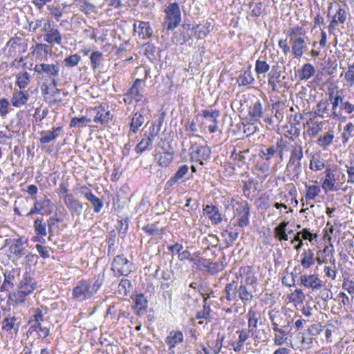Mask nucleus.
Wrapping results in <instances>:
<instances>
[{
	"instance_id": "f257e3e1",
	"label": "nucleus",
	"mask_w": 354,
	"mask_h": 354,
	"mask_svg": "<svg viewBox=\"0 0 354 354\" xmlns=\"http://www.w3.org/2000/svg\"><path fill=\"white\" fill-rule=\"evenodd\" d=\"M303 147L301 145H291L290 156L286 164L284 174L292 181L299 180L302 173V160H304Z\"/></svg>"
},
{
	"instance_id": "f03ea898",
	"label": "nucleus",
	"mask_w": 354,
	"mask_h": 354,
	"mask_svg": "<svg viewBox=\"0 0 354 354\" xmlns=\"http://www.w3.org/2000/svg\"><path fill=\"white\" fill-rule=\"evenodd\" d=\"M100 285L97 281L81 280L73 290L74 298L84 301L91 298L100 289Z\"/></svg>"
},
{
	"instance_id": "7ed1b4c3",
	"label": "nucleus",
	"mask_w": 354,
	"mask_h": 354,
	"mask_svg": "<svg viewBox=\"0 0 354 354\" xmlns=\"http://www.w3.org/2000/svg\"><path fill=\"white\" fill-rule=\"evenodd\" d=\"M35 283L30 277H25L20 281L17 290L9 295V299L16 304H21L35 288Z\"/></svg>"
},
{
	"instance_id": "20e7f679",
	"label": "nucleus",
	"mask_w": 354,
	"mask_h": 354,
	"mask_svg": "<svg viewBox=\"0 0 354 354\" xmlns=\"http://www.w3.org/2000/svg\"><path fill=\"white\" fill-rule=\"evenodd\" d=\"M165 19L163 23L164 28L167 30H172L176 28L181 21V14L179 6L177 3H169L166 8Z\"/></svg>"
},
{
	"instance_id": "39448f33",
	"label": "nucleus",
	"mask_w": 354,
	"mask_h": 354,
	"mask_svg": "<svg viewBox=\"0 0 354 354\" xmlns=\"http://www.w3.org/2000/svg\"><path fill=\"white\" fill-rule=\"evenodd\" d=\"M31 318L29 320L30 327L27 333L33 338H42L44 328L41 322L44 321L42 310L39 308H32L31 310Z\"/></svg>"
},
{
	"instance_id": "423d86ee",
	"label": "nucleus",
	"mask_w": 354,
	"mask_h": 354,
	"mask_svg": "<svg viewBox=\"0 0 354 354\" xmlns=\"http://www.w3.org/2000/svg\"><path fill=\"white\" fill-rule=\"evenodd\" d=\"M324 174V180L322 187L326 192L328 191H337L341 188L344 183V180L342 179V181L340 180L339 172L328 167L326 169Z\"/></svg>"
},
{
	"instance_id": "0eeeda50",
	"label": "nucleus",
	"mask_w": 354,
	"mask_h": 354,
	"mask_svg": "<svg viewBox=\"0 0 354 354\" xmlns=\"http://www.w3.org/2000/svg\"><path fill=\"white\" fill-rule=\"evenodd\" d=\"M133 268V263H131L124 254L117 255L114 257L111 263V270L115 277L128 276Z\"/></svg>"
},
{
	"instance_id": "6e6552de",
	"label": "nucleus",
	"mask_w": 354,
	"mask_h": 354,
	"mask_svg": "<svg viewBox=\"0 0 354 354\" xmlns=\"http://www.w3.org/2000/svg\"><path fill=\"white\" fill-rule=\"evenodd\" d=\"M237 207L235 209L236 214L237 224L240 227H247L250 224V208L246 201L236 203Z\"/></svg>"
},
{
	"instance_id": "1a4fd4ad",
	"label": "nucleus",
	"mask_w": 354,
	"mask_h": 354,
	"mask_svg": "<svg viewBox=\"0 0 354 354\" xmlns=\"http://www.w3.org/2000/svg\"><path fill=\"white\" fill-rule=\"evenodd\" d=\"M174 158V149L170 143H167L166 147H163V151L159 152L156 156L158 164L162 167H167L170 165Z\"/></svg>"
},
{
	"instance_id": "9d476101",
	"label": "nucleus",
	"mask_w": 354,
	"mask_h": 354,
	"mask_svg": "<svg viewBox=\"0 0 354 354\" xmlns=\"http://www.w3.org/2000/svg\"><path fill=\"white\" fill-rule=\"evenodd\" d=\"M8 54L12 57L22 56L21 54L26 50V45L22 44L20 38L10 39L7 43Z\"/></svg>"
},
{
	"instance_id": "9b49d317",
	"label": "nucleus",
	"mask_w": 354,
	"mask_h": 354,
	"mask_svg": "<svg viewBox=\"0 0 354 354\" xmlns=\"http://www.w3.org/2000/svg\"><path fill=\"white\" fill-rule=\"evenodd\" d=\"M202 115L210 122L208 126L209 131L211 133H215L218 130V118L220 116V111L216 109H204L202 111Z\"/></svg>"
},
{
	"instance_id": "f8f14e48",
	"label": "nucleus",
	"mask_w": 354,
	"mask_h": 354,
	"mask_svg": "<svg viewBox=\"0 0 354 354\" xmlns=\"http://www.w3.org/2000/svg\"><path fill=\"white\" fill-rule=\"evenodd\" d=\"M281 146L277 143V145H272L270 146L262 145L259 149V156L263 160L270 161L277 153L280 154L282 158V151L280 150Z\"/></svg>"
},
{
	"instance_id": "ddd939ff",
	"label": "nucleus",
	"mask_w": 354,
	"mask_h": 354,
	"mask_svg": "<svg viewBox=\"0 0 354 354\" xmlns=\"http://www.w3.org/2000/svg\"><path fill=\"white\" fill-rule=\"evenodd\" d=\"M63 200L72 214L77 216L81 214L83 205L77 199H75L72 194L64 195Z\"/></svg>"
},
{
	"instance_id": "4468645a",
	"label": "nucleus",
	"mask_w": 354,
	"mask_h": 354,
	"mask_svg": "<svg viewBox=\"0 0 354 354\" xmlns=\"http://www.w3.org/2000/svg\"><path fill=\"white\" fill-rule=\"evenodd\" d=\"M301 284L313 290H318L322 287V280L315 274H303L300 277Z\"/></svg>"
},
{
	"instance_id": "2eb2a0df",
	"label": "nucleus",
	"mask_w": 354,
	"mask_h": 354,
	"mask_svg": "<svg viewBox=\"0 0 354 354\" xmlns=\"http://www.w3.org/2000/svg\"><path fill=\"white\" fill-rule=\"evenodd\" d=\"M19 272L17 270H12L10 271L6 270L4 273V281L1 286V290L8 291L10 288H12L14 283L19 281Z\"/></svg>"
},
{
	"instance_id": "dca6fc26",
	"label": "nucleus",
	"mask_w": 354,
	"mask_h": 354,
	"mask_svg": "<svg viewBox=\"0 0 354 354\" xmlns=\"http://www.w3.org/2000/svg\"><path fill=\"white\" fill-rule=\"evenodd\" d=\"M145 121V114L143 111H135L130 122V131L128 133V136L130 137L131 133H137L140 127L144 124Z\"/></svg>"
},
{
	"instance_id": "f3484780",
	"label": "nucleus",
	"mask_w": 354,
	"mask_h": 354,
	"mask_svg": "<svg viewBox=\"0 0 354 354\" xmlns=\"http://www.w3.org/2000/svg\"><path fill=\"white\" fill-rule=\"evenodd\" d=\"M133 29L135 32L139 34V36L142 39L150 38L153 35V30L151 28L149 22L138 21L133 24Z\"/></svg>"
},
{
	"instance_id": "a211bd4d",
	"label": "nucleus",
	"mask_w": 354,
	"mask_h": 354,
	"mask_svg": "<svg viewBox=\"0 0 354 354\" xmlns=\"http://www.w3.org/2000/svg\"><path fill=\"white\" fill-rule=\"evenodd\" d=\"M189 167L187 165H181L178 167V170L175 172L173 176H171L167 182L168 187H172L174 185L183 182V178L188 174Z\"/></svg>"
},
{
	"instance_id": "6ab92c4d",
	"label": "nucleus",
	"mask_w": 354,
	"mask_h": 354,
	"mask_svg": "<svg viewBox=\"0 0 354 354\" xmlns=\"http://www.w3.org/2000/svg\"><path fill=\"white\" fill-rule=\"evenodd\" d=\"M203 211L207 215L213 225H218L221 223L223 218L218 208L213 205H207Z\"/></svg>"
},
{
	"instance_id": "aec40b11",
	"label": "nucleus",
	"mask_w": 354,
	"mask_h": 354,
	"mask_svg": "<svg viewBox=\"0 0 354 354\" xmlns=\"http://www.w3.org/2000/svg\"><path fill=\"white\" fill-rule=\"evenodd\" d=\"M190 28V25H183L180 29V32H175L172 37L173 42L177 44H184L187 41L191 39V36L189 33V30Z\"/></svg>"
},
{
	"instance_id": "412c9836",
	"label": "nucleus",
	"mask_w": 354,
	"mask_h": 354,
	"mask_svg": "<svg viewBox=\"0 0 354 354\" xmlns=\"http://www.w3.org/2000/svg\"><path fill=\"white\" fill-rule=\"evenodd\" d=\"M236 301L239 299L245 303L252 299V292L247 288L243 280H241L240 285H239L238 281H236Z\"/></svg>"
},
{
	"instance_id": "4be33fe9",
	"label": "nucleus",
	"mask_w": 354,
	"mask_h": 354,
	"mask_svg": "<svg viewBox=\"0 0 354 354\" xmlns=\"http://www.w3.org/2000/svg\"><path fill=\"white\" fill-rule=\"evenodd\" d=\"M153 139L147 136V134L142 135L141 140L136 145L135 151L138 154H142L145 151H150L152 149Z\"/></svg>"
},
{
	"instance_id": "5701e85b",
	"label": "nucleus",
	"mask_w": 354,
	"mask_h": 354,
	"mask_svg": "<svg viewBox=\"0 0 354 354\" xmlns=\"http://www.w3.org/2000/svg\"><path fill=\"white\" fill-rule=\"evenodd\" d=\"M184 335L180 330H172L169 333V335L165 339V342L171 350L174 348L177 344L183 342Z\"/></svg>"
},
{
	"instance_id": "b1692460",
	"label": "nucleus",
	"mask_w": 354,
	"mask_h": 354,
	"mask_svg": "<svg viewBox=\"0 0 354 354\" xmlns=\"http://www.w3.org/2000/svg\"><path fill=\"white\" fill-rule=\"evenodd\" d=\"M134 301L133 309L136 310V314L143 315L146 313L147 308V299L142 294L136 295L134 298H132Z\"/></svg>"
},
{
	"instance_id": "393cba45",
	"label": "nucleus",
	"mask_w": 354,
	"mask_h": 354,
	"mask_svg": "<svg viewBox=\"0 0 354 354\" xmlns=\"http://www.w3.org/2000/svg\"><path fill=\"white\" fill-rule=\"evenodd\" d=\"M240 275L244 276L243 283L251 286L253 288H255L257 285V278L255 277L254 273L252 272L251 268H241Z\"/></svg>"
},
{
	"instance_id": "a878e982",
	"label": "nucleus",
	"mask_w": 354,
	"mask_h": 354,
	"mask_svg": "<svg viewBox=\"0 0 354 354\" xmlns=\"http://www.w3.org/2000/svg\"><path fill=\"white\" fill-rule=\"evenodd\" d=\"M50 201L48 199H46V207H49V210H48L49 212V214H50L53 211H57V207L53 205L50 206ZM62 220L63 216L61 214L59 215H57V212H55V216H50L48 220L49 232L51 233L53 228L55 225V224L57 223L62 221Z\"/></svg>"
},
{
	"instance_id": "bb28decb",
	"label": "nucleus",
	"mask_w": 354,
	"mask_h": 354,
	"mask_svg": "<svg viewBox=\"0 0 354 354\" xmlns=\"http://www.w3.org/2000/svg\"><path fill=\"white\" fill-rule=\"evenodd\" d=\"M263 115V109L261 102L257 100L249 108V116L251 120L257 122Z\"/></svg>"
},
{
	"instance_id": "cd10ccee",
	"label": "nucleus",
	"mask_w": 354,
	"mask_h": 354,
	"mask_svg": "<svg viewBox=\"0 0 354 354\" xmlns=\"http://www.w3.org/2000/svg\"><path fill=\"white\" fill-rule=\"evenodd\" d=\"M236 333H239V339L236 342H232L231 345L234 352L239 353L242 350L244 342L248 339L250 333L244 329L238 330Z\"/></svg>"
},
{
	"instance_id": "c85d7f7f",
	"label": "nucleus",
	"mask_w": 354,
	"mask_h": 354,
	"mask_svg": "<svg viewBox=\"0 0 354 354\" xmlns=\"http://www.w3.org/2000/svg\"><path fill=\"white\" fill-rule=\"evenodd\" d=\"M247 317L248 320V332L251 333L253 335L257 331V313L252 308H251L248 312Z\"/></svg>"
},
{
	"instance_id": "c756f323",
	"label": "nucleus",
	"mask_w": 354,
	"mask_h": 354,
	"mask_svg": "<svg viewBox=\"0 0 354 354\" xmlns=\"http://www.w3.org/2000/svg\"><path fill=\"white\" fill-rule=\"evenodd\" d=\"M236 281H232V282L228 283L225 285L223 292L225 295V298L228 302H230L232 301H236Z\"/></svg>"
},
{
	"instance_id": "7c9ffc66",
	"label": "nucleus",
	"mask_w": 354,
	"mask_h": 354,
	"mask_svg": "<svg viewBox=\"0 0 354 354\" xmlns=\"http://www.w3.org/2000/svg\"><path fill=\"white\" fill-rule=\"evenodd\" d=\"M303 258L301 260V265L304 268H309L315 264V259L312 250H305L302 253Z\"/></svg>"
},
{
	"instance_id": "2f4dec72",
	"label": "nucleus",
	"mask_w": 354,
	"mask_h": 354,
	"mask_svg": "<svg viewBox=\"0 0 354 354\" xmlns=\"http://www.w3.org/2000/svg\"><path fill=\"white\" fill-rule=\"evenodd\" d=\"M306 45L304 37H299L292 41V52L295 57H301L304 52L303 48Z\"/></svg>"
},
{
	"instance_id": "473e14b6",
	"label": "nucleus",
	"mask_w": 354,
	"mask_h": 354,
	"mask_svg": "<svg viewBox=\"0 0 354 354\" xmlns=\"http://www.w3.org/2000/svg\"><path fill=\"white\" fill-rule=\"evenodd\" d=\"M328 10H336L335 15L333 17V19H336L337 23L344 24L346 19V12L344 8H342L339 4H335L334 6H330L328 8Z\"/></svg>"
},
{
	"instance_id": "72a5a7b5",
	"label": "nucleus",
	"mask_w": 354,
	"mask_h": 354,
	"mask_svg": "<svg viewBox=\"0 0 354 354\" xmlns=\"http://www.w3.org/2000/svg\"><path fill=\"white\" fill-rule=\"evenodd\" d=\"M334 139V132L333 130H329L324 135H321L317 140V144L322 147L323 149H326L328 145L332 143L333 140Z\"/></svg>"
},
{
	"instance_id": "f704fd0d",
	"label": "nucleus",
	"mask_w": 354,
	"mask_h": 354,
	"mask_svg": "<svg viewBox=\"0 0 354 354\" xmlns=\"http://www.w3.org/2000/svg\"><path fill=\"white\" fill-rule=\"evenodd\" d=\"M85 198L91 203L95 213H99L103 207V201L93 193L85 194Z\"/></svg>"
},
{
	"instance_id": "c9c22d12",
	"label": "nucleus",
	"mask_w": 354,
	"mask_h": 354,
	"mask_svg": "<svg viewBox=\"0 0 354 354\" xmlns=\"http://www.w3.org/2000/svg\"><path fill=\"white\" fill-rule=\"evenodd\" d=\"M280 77V72L277 71V67L273 66L271 71L268 73V84L271 86L272 90L274 92L279 91L276 83Z\"/></svg>"
},
{
	"instance_id": "e433bc0d",
	"label": "nucleus",
	"mask_w": 354,
	"mask_h": 354,
	"mask_svg": "<svg viewBox=\"0 0 354 354\" xmlns=\"http://www.w3.org/2000/svg\"><path fill=\"white\" fill-rule=\"evenodd\" d=\"M164 113L162 114L160 117H159L158 120V124L156 125L155 123H153L152 125L149 127V131H146L144 134H147V136H149V137L151 138L152 139H155L156 136H158L160 131L161 126L163 123L164 120Z\"/></svg>"
},
{
	"instance_id": "4c0bfd02",
	"label": "nucleus",
	"mask_w": 354,
	"mask_h": 354,
	"mask_svg": "<svg viewBox=\"0 0 354 354\" xmlns=\"http://www.w3.org/2000/svg\"><path fill=\"white\" fill-rule=\"evenodd\" d=\"M224 335H220V334H218L216 340L208 341L207 344L209 348L212 350V354H218L220 353L223 346V342L224 340Z\"/></svg>"
},
{
	"instance_id": "58836bf2",
	"label": "nucleus",
	"mask_w": 354,
	"mask_h": 354,
	"mask_svg": "<svg viewBox=\"0 0 354 354\" xmlns=\"http://www.w3.org/2000/svg\"><path fill=\"white\" fill-rule=\"evenodd\" d=\"M315 70L310 64H305L299 72V78L301 80H306L315 75Z\"/></svg>"
},
{
	"instance_id": "ea45409f",
	"label": "nucleus",
	"mask_w": 354,
	"mask_h": 354,
	"mask_svg": "<svg viewBox=\"0 0 354 354\" xmlns=\"http://www.w3.org/2000/svg\"><path fill=\"white\" fill-rule=\"evenodd\" d=\"M329 99L332 101V114L331 116L333 118H338L341 113L337 111V108L340 102L342 104L343 103V97L339 95H336L333 97V94H330L329 96Z\"/></svg>"
},
{
	"instance_id": "a19ab883",
	"label": "nucleus",
	"mask_w": 354,
	"mask_h": 354,
	"mask_svg": "<svg viewBox=\"0 0 354 354\" xmlns=\"http://www.w3.org/2000/svg\"><path fill=\"white\" fill-rule=\"evenodd\" d=\"M194 152L198 160H207L211 155V149L206 145L197 147Z\"/></svg>"
},
{
	"instance_id": "79ce46f5",
	"label": "nucleus",
	"mask_w": 354,
	"mask_h": 354,
	"mask_svg": "<svg viewBox=\"0 0 354 354\" xmlns=\"http://www.w3.org/2000/svg\"><path fill=\"white\" fill-rule=\"evenodd\" d=\"M28 100V96L23 91L16 92L12 98V103L14 106L19 107L24 104Z\"/></svg>"
},
{
	"instance_id": "37998d69",
	"label": "nucleus",
	"mask_w": 354,
	"mask_h": 354,
	"mask_svg": "<svg viewBox=\"0 0 354 354\" xmlns=\"http://www.w3.org/2000/svg\"><path fill=\"white\" fill-rule=\"evenodd\" d=\"M62 37L59 32L57 29H50L47 33H46V41L48 43H57L60 44Z\"/></svg>"
},
{
	"instance_id": "c03bdc74",
	"label": "nucleus",
	"mask_w": 354,
	"mask_h": 354,
	"mask_svg": "<svg viewBox=\"0 0 354 354\" xmlns=\"http://www.w3.org/2000/svg\"><path fill=\"white\" fill-rule=\"evenodd\" d=\"M306 187V193L305 197L307 200H313L316 196H317L320 192V187L317 185H307Z\"/></svg>"
},
{
	"instance_id": "a18cd8bd",
	"label": "nucleus",
	"mask_w": 354,
	"mask_h": 354,
	"mask_svg": "<svg viewBox=\"0 0 354 354\" xmlns=\"http://www.w3.org/2000/svg\"><path fill=\"white\" fill-rule=\"evenodd\" d=\"M30 82V75L27 72L20 73L17 76V84L20 88H25Z\"/></svg>"
},
{
	"instance_id": "49530a36",
	"label": "nucleus",
	"mask_w": 354,
	"mask_h": 354,
	"mask_svg": "<svg viewBox=\"0 0 354 354\" xmlns=\"http://www.w3.org/2000/svg\"><path fill=\"white\" fill-rule=\"evenodd\" d=\"M344 80L348 86L354 85V62L348 65V70L344 74Z\"/></svg>"
},
{
	"instance_id": "de8ad7c7",
	"label": "nucleus",
	"mask_w": 354,
	"mask_h": 354,
	"mask_svg": "<svg viewBox=\"0 0 354 354\" xmlns=\"http://www.w3.org/2000/svg\"><path fill=\"white\" fill-rule=\"evenodd\" d=\"M103 55L100 51H93L90 57L91 66L93 69L99 67L102 61Z\"/></svg>"
},
{
	"instance_id": "09e8293b",
	"label": "nucleus",
	"mask_w": 354,
	"mask_h": 354,
	"mask_svg": "<svg viewBox=\"0 0 354 354\" xmlns=\"http://www.w3.org/2000/svg\"><path fill=\"white\" fill-rule=\"evenodd\" d=\"M254 79L249 71H244L237 79V82L240 86H246L251 84Z\"/></svg>"
},
{
	"instance_id": "8fccbe9b",
	"label": "nucleus",
	"mask_w": 354,
	"mask_h": 354,
	"mask_svg": "<svg viewBox=\"0 0 354 354\" xmlns=\"http://www.w3.org/2000/svg\"><path fill=\"white\" fill-rule=\"evenodd\" d=\"M209 268L207 269V272L210 274H216L218 272L222 271L224 269V264L223 262L216 261L212 262L209 261Z\"/></svg>"
},
{
	"instance_id": "3c124183",
	"label": "nucleus",
	"mask_w": 354,
	"mask_h": 354,
	"mask_svg": "<svg viewBox=\"0 0 354 354\" xmlns=\"http://www.w3.org/2000/svg\"><path fill=\"white\" fill-rule=\"evenodd\" d=\"M16 318L12 317L11 318H5L3 321V328L7 331L11 330V329L17 330L18 324L16 323Z\"/></svg>"
},
{
	"instance_id": "603ef678",
	"label": "nucleus",
	"mask_w": 354,
	"mask_h": 354,
	"mask_svg": "<svg viewBox=\"0 0 354 354\" xmlns=\"http://www.w3.org/2000/svg\"><path fill=\"white\" fill-rule=\"evenodd\" d=\"M270 69V65L263 60L257 59L255 64V71L257 74H264Z\"/></svg>"
},
{
	"instance_id": "864d4df0",
	"label": "nucleus",
	"mask_w": 354,
	"mask_h": 354,
	"mask_svg": "<svg viewBox=\"0 0 354 354\" xmlns=\"http://www.w3.org/2000/svg\"><path fill=\"white\" fill-rule=\"evenodd\" d=\"M81 59V57L77 54H74L66 57L64 60L65 66L74 67L77 66Z\"/></svg>"
},
{
	"instance_id": "5fc2aeb1",
	"label": "nucleus",
	"mask_w": 354,
	"mask_h": 354,
	"mask_svg": "<svg viewBox=\"0 0 354 354\" xmlns=\"http://www.w3.org/2000/svg\"><path fill=\"white\" fill-rule=\"evenodd\" d=\"M211 308L209 305L204 304L202 310L198 311L196 315V318L198 319H209L211 318Z\"/></svg>"
},
{
	"instance_id": "6e6d98bb",
	"label": "nucleus",
	"mask_w": 354,
	"mask_h": 354,
	"mask_svg": "<svg viewBox=\"0 0 354 354\" xmlns=\"http://www.w3.org/2000/svg\"><path fill=\"white\" fill-rule=\"evenodd\" d=\"M133 290V286L130 280L127 279H123L119 283V290L123 291L124 295H127L128 292H130Z\"/></svg>"
},
{
	"instance_id": "4d7b16f0",
	"label": "nucleus",
	"mask_w": 354,
	"mask_h": 354,
	"mask_svg": "<svg viewBox=\"0 0 354 354\" xmlns=\"http://www.w3.org/2000/svg\"><path fill=\"white\" fill-rule=\"evenodd\" d=\"M354 131V125L351 122H348L344 129V132L342 133L343 142L345 143L348 141L350 137H353L354 135L353 132Z\"/></svg>"
},
{
	"instance_id": "13d9d810",
	"label": "nucleus",
	"mask_w": 354,
	"mask_h": 354,
	"mask_svg": "<svg viewBox=\"0 0 354 354\" xmlns=\"http://www.w3.org/2000/svg\"><path fill=\"white\" fill-rule=\"evenodd\" d=\"M329 104L327 101L322 100L317 104V111L315 113L319 115L321 118H324L323 115L320 114V113H326L328 111V107Z\"/></svg>"
},
{
	"instance_id": "bf43d9fd",
	"label": "nucleus",
	"mask_w": 354,
	"mask_h": 354,
	"mask_svg": "<svg viewBox=\"0 0 354 354\" xmlns=\"http://www.w3.org/2000/svg\"><path fill=\"white\" fill-rule=\"evenodd\" d=\"M91 122V119L86 117L82 116L81 118H73L70 122V127H74L80 124H86Z\"/></svg>"
},
{
	"instance_id": "052dcab7",
	"label": "nucleus",
	"mask_w": 354,
	"mask_h": 354,
	"mask_svg": "<svg viewBox=\"0 0 354 354\" xmlns=\"http://www.w3.org/2000/svg\"><path fill=\"white\" fill-rule=\"evenodd\" d=\"M193 29L194 30L195 35H197V38L199 39L205 38L210 32V30H206L201 25H197Z\"/></svg>"
},
{
	"instance_id": "680f3d73",
	"label": "nucleus",
	"mask_w": 354,
	"mask_h": 354,
	"mask_svg": "<svg viewBox=\"0 0 354 354\" xmlns=\"http://www.w3.org/2000/svg\"><path fill=\"white\" fill-rule=\"evenodd\" d=\"M43 218H37L34 222L35 231L38 235H44V225L42 224Z\"/></svg>"
},
{
	"instance_id": "e2e57ef3",
	"label": "nucleus",
	"mask_w": 354,
	"mask_h": 354,
	"mask_svg": "<svg viewBox=\"0 0 354 354\" xmlns=\"http://www.w3.org/2000/svg\"><path fill=\"white\" fill-rule=\"evenodd\" d=\"M62 131L61 127H57L53 129V131L46 132V142H49L51 140L55 139Z\"/></svg>"
},
{
	"instance_id": "0e129e2a",
	"label": "nucleus",
	"mask_w": 354,
	"mask_h": 354,
	"mask_svg": "<svg viewBox=\"0 0 354 354\" xmlns=\"http://www.w3.org/2000/svg\"><path fill=\"white\" fill-rule=\"evenodd\" d=\"M310 169L313 171H320L324 167V163L319 159L313 158L310 162Z\"/></svg>"
},
{
	"instance_id": "69168bd1",
	"label": "nucleus",
	"mask_w": 354,
	"mask_h": 354,
	"mask_svg": "<svg viewBox=\"0 0 354 354\" xmlns=\"http://www.w3.org/2000/svg\"><path fill=\"white\" fill-rule=\"evenodd\" d=\"M299 232L301 233L302 239L304 240H309L310 241H312L314 239L317 238V234H312L308 228H304Z\"/></svg>"
},
{
	"instance_id": "338daca9",
	"label": "nucleus",
	"mask_w": 354,
	"mask_h": 354,
	"mask_svg": "<svg viewBox=\"0 0 354 354\" xmlns=\"http://www.w3.org/2000/svg\"><path fill=\"white\" fill-rule=\"evenodd\" d=\"M227 234L228 236V241L230 243H232L235 240H236L239 237V232L238 231H232V230H225L222 232V235L225 236Z\"/></svg>"
},
{
	"instance_id": "774afa93",
	"label": "nucleus",
	"mask_w": 354,
	"mask_h": 354,
	"mask_svg": "<svg viewBox=\"0 0 354 354\" xmlns=\"http://www.w3.org/2000/svg\"><path fill=\"white\" fill-rule=\"evenodd\" d=\"M209 261L207 259L200 258L198 259L195 264L197 266L198 268L200 270H204L207 272V269L209 268Z\"/></svg>"
}]
</instances>
